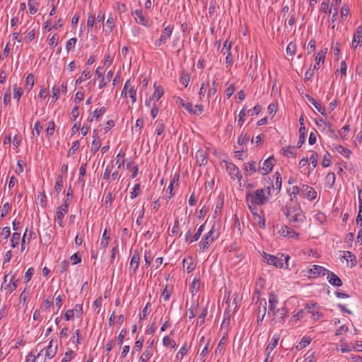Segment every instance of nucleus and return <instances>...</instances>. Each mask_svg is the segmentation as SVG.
Wrapping results in <instances>:
<instances>
[{
  "label": "nucleus",
  "mask_w": 362,
  "mask_h": 362,
  "mask_svg": "<svg viewBox=\"0 0 362 362\" xmlns=\"http://www.w3.org/2000/svg\"><path fill=\"white\" fill-rule=\"evenodd\" d=\"M329 270L319 265H313L309 269V277L315 278L317 276H325Z\"/></svg>",
  "instance_id": "8"
},
{
  "label": "nucleus",
  "mask_w": 362,
  "mask_h": 362,
  "mask_svg": "<svg viewBox=\"0 0 362 362\" xmlns=\"http://www.w3.org/2000/svg\"><path fill=\"white\" fill-rule=\"evenodd\" d=\"M128 94L132 99V103H135L136 102V90L132 85L128 90Z\"/></svg>",
  "instance_id": "58"
},
{
  "label": "nucleus",
  "mask_w": 362,
  "mask_h": 362,
  "mask_svg": "<svg viewBox=\"0 0 362 362\" xmlns=\"http://www.w3.org/2000/svg\"><path fill=\"white\" fill-rule=\"evenodd\" d=\"M109 240H110V237L108 235H107V230L105 229L103 234V236H102L100 245L103 248H106L109 245Z\"/></svg>",
  "instance_id": "53"
},
{
  "label": "nucleus",
  "mask_w": 362,
  "mask_h": 362,
  "mask_svg": "<svg viewBox=\"0 0 362 362\" xmlns=\"http://www.w3.org/2000/svg\"><path fill=\"white\" fill-rule=\"evenodd\" d=\"M140 193V184L137 183L134 185L132 192L130 193L132 199H135Z\"/></svg>",
  "instance_id": "63"
},
{
  "label": "nucleus",
  "mask_w": 362,
  "mask_h": 362,
  "mask_svg": "<svg viewBox=\"0 0 362 362\" xmlns=\"http://www.w3.org/2000/svg\"><path fill=\"white\" fill-rule=\"evenodd\" d=\"M264 260L269 265H273L276 268H284V265L286 268L288 267V261L290 259L288 255L284 253H279L277 255H272L264 252L262 255Z\"/></svg>",
  "instance_id": "2"
},
{
  "label": "nucleus",
  "mask_w": 362,
  "mask_h": 362,
  "mask_svg": "<svg viewBox=\"0 0 362 362\" xmlns=\"http://www.w3.org/2000/svg\"><path fill=\"white\" fill-rule=\"evenodd\" d=\"M101 146L100 141L99 139H94L92 141L90 151L95 154L100 149Z\"/></svg>",
  "instance_id": "50"
},
{
  "label": "nucleus",
  "mask_w": 362,
  "mask_h": 362,
  "mask_svg": "<svg viewBox=\"0 0 362 362\" xmlns=\"http://www.w3.org/2000/svg\"><path fill=\"white\" fill-rule=\"evenodd\" d=\"M134 13L136 16L135 19L137 23L146 27L149 26V20L143 15L141 9H136Z\"/></svg>",
  "instance_id": "18"
},
{
  "label": "nucleus",
  "mask_w": 362,
  "mask_h": 362,
  "mask_svg": "<svg viewBox=\"0 0 362 362\" xmlns=\"http://www.w3.org/2000/svg\"><path fill=\"white\" fill-rule=\"evenodd\" d=\"M156 125V133L158 136L161 135L165 131V124L163 120H157L155 123Z\"/></svg>",
  "instance_id": "34"
},
{
  "label": "nucleus",
  "mask_w": 362,
  "mask_h": 362,
  "mask_svg": "<svg viewBox=\"0 0 362 362\" xmlns=\"http://www.w3.org/2000/svg\"><path fill=\"white\" fill-rule=\"evenodd\" d=\"M105 112V107H102L99 109H96L93 112V115L92 116V118L90 119V122L93 120V119H98L101 115H103Z\"/></svg>",
  "instance_id": "49"
},
{
  "label": "nucleus",
  "mask_w": 362,
  "mask_h": 362,
  "mask_svg": "<svg viewBox=\"0 0 362 362\" xmlns=\"http://www.w3.org/2000/svg\"><path fill=\"white\" fill-rule=\"evenodd\" d=\"M164 91L160 86H157L156 83L154 84V93L152 95L153 98L158 101L163 95Z\"/></svg>",
  "instance_id": "30"
},
{
  "label": "nucleus",
  "mask_w": 362,
  "mask_h": 362,
  "mask_svg": "<svg viewBox=\"0 0 362 362\" xmlns=\"http://www.w3.org/2000/svg\"><path fill=\"white\" fill-rule=\"evenodd\" d=\"M63 187V178L62 175H58L57 177L56 183L54 185V189L57 194L60 192Z\"/></svg>",
  "instance_id": "43"
},
{
  "label": "nucleus",
  "mask_w": 362,
  "mask_h": 362,
  "mask_svg": "<svg viewBox=\"0 0 362 362\" xmlns=\"http://www.w3.org/2000/svg\"><path fill=\"white\" fill-rule=\"evenodd\" d=\"M20 239H21V233H17V232L13 233L12 234V237L11 239V247L13 248L17 247L19 244Z\"/></svg>",
  "instance_id": "38"
},
{
  "label": "nucleus",
  "mask_w": 362,
  "mask_h": 362,
  "mask_svg": "<svg viewBox=\"0 0 362 362\" xmlns=\"http://www.w3.org/2000/svg\"><path fill=\"white\" fill-rule=\"evenodd\" d=\"M278 303L279 300L277 296L273 293H271L269 296V316H272V315L274 314V312L277 310L276 306Z\"/></svg>",
  "instance_id": "16"
},
{
  "label": "nucleus",
  "mask_w": 362,
  "mask_h": 362,
  "mask_svg": "<svg viewBox=\"0 0 362 362\" xmlns=\"http://www.w3.org/2000/svg\"><path fill=\"white\" fill-rule=\"evenodd\" d=\"M327 52V49L325 48V49H322L321 51H320L317 54V55L315 57V64L314 65V69H319L320 68V63H322V64L324 63Z\"/></svg>",
  "instance_id": "25"
},
{
  "label": "nucleus",
  "mask_w": 362,
  "mask_h": 362,
  "mask_svg": "<svg viewBox=\"0 0 362 362\" xmlns=\"http://www.w3.org/2000/svg\"><path fill=\"white\" fill-rule=\"evenodd\" d=\"M153 343V341L151 342V344L146 348L145 351L141 354L139 362H148V361L152 356V355H153V352H152Z\"/></svg>",
  "instance_id": "26"
},
{
  "label": "nucleus",
  "mask_w": 362,
  "mask_h": 362,
  "mask_svg": "<svg viewBox=\"0 0 362 362\" xmlns=\"http://www.w3.org/2000/svg\"><path fill=\"white\" fill-rule=\"evenodd\" d=\"M256 165H257V163L254 160H252L247 163H245V165H244L245 173L247 175H250L253 173L259 171V167L257 168Z\"/></svg>",
  "instance_id": "24"
},
{
  "label": "nucleus",
  "mask_w": 362,
  "mask_h": 362,
  "mask_svg": "<svg viewBox=\"0 0 362 362\" xmlns=\"http://www.w3.org/2000/svg\"><path fill=\"white\" fill-rule=\"evenodd\" d=\"M55 124L53 121H50L47 124V128L46 129L47 135L48 136H52L54 132Z\"/></svg>",
  "instance_id": "56"
},
{
  "label": "nucleus",
  "mask_w": 362,
  "mask_h": 362,
  "mask_svg": "<svg viewBox=\"0 0 362 362\" xmlns=\"http://www.w3.org/2000/svg\"><path fill=\"white\" fill-rule=\"evenodd\" d=\"M76 37H72L67 41L66 44V49L68 52L76 46Z\"/></svg>",
  "instance_id": "59"
},
{
  "label": "nucleus",
  "mask_w": 362,
  "mask_h": 362,
  "mask_svg": "<svg viewBox=\"0 0 362 362\" xmlns=\"http://www.w3.org/2000/svg\"><path fill=\"white\" fill-rule=\"evenodd\" d=\"M267 303L265 298H261L258 300L257 307V321H262L267 313Z\"/></svg>",
  "instance_id": "5"
},
{
  "label": "nucleus",
  "mask_w": 362,
  "mask_h": 362,
  "mask_svg": "<svg viewBox=\"0 0 362 362\" xmlns=\"http://www.w3.org/2000/svg\"><path fill=\"white\" fill-rule=\"evenodd\" d=\"M289 222L302 223L305 220V213L301 210H297V212L294 213L290 218H288Z\"/></svg>",
  "instance_id": "20"
},
{
  "label": "nucleus",
  "mask_w": 362,
  "mask_h": 362,
  "mask_svg": "<svg viewBox=\"0 0 362 362\" xmlns=\"http://www.w3.org/2000/svg\"><path fill=\"white\" fill-rule=\"evenodd\" d=\"M278 233L283 237L296 238H298L299 234L295 232L291 228L287 226H282Z\"/></svg>",
  "instance_id": "14"
},
{
  "label": "nucleus",
  "mask_w": 362,
  "mask_h": 362,
  "mask_svg": "<svg viewBox=\"0 0 362 362\" xmlns=\"http://www.w3.org/2000/svg\"><path fill=\"white\" fill-rule=\"evenodd\" d=\"M291 196V201H293V199L296 197L297 194L301 193V187L298 186H293L288 191Z\"/></svg>",
  "instance_id": "45"
},
{
  "label": "nucleus",
  "mask_w": 362,
  "mask_h": 362,
  "mask_svg": "<svg viewBox=\"0 0 362 362\" xmlns=\"http://www.w3.org/2000/svg\"><path fill=\"white\" fill-rule=\"evenodd\" d=\"M316 307L317 303H307L304 308V310H305L308 313H310L312 315V318L315 320L322 317V314L315 310Z\"/></svg>",
  "instance_id": "12"
},
{
  "label": "nucleus",
  "mask_w": 362,
  "mask_h": 362,
  "mask_svg": "<svg viewBox=\"0 0 362 362\" xmlns=\"http://www.w3.org/2000/svg\"><path fill=\"white\" fill-rule=\"evenodd\" d=\"M299 209H300V207L286 205V206L282 208L281 211L288 218H290L292 215H293L294 213L297 212V210Z\"/></svg>",
  "instance_id": "27"
},
{
  "label": "nucleus",
  "mask_w": 362,
  "mask_h": 362,
  "mask_svg": "<svg viewBox=\"0 0 362 362\" xmlns=\"http://www.w3.org/2000/svg\"><path fill=\"white\" fill-rule=\"evenodd\" d=\"M301 194L303 196V197L310 200H313L317 197V192L314 188L304 184H303L301 186Z\"/></svg>",
  "instance_id": "6"
},
{
  "label": "nucleus",
  "mask_w": 362,
  "mask_h": 362,
  "mask_svg": "<svg viewBox=\"0 0 362 362\" xmlns=\"http://www.w3.org/2000/svg\"><path fill=\"white\" fill-rule=\"evenodd\" d=\"M95 22V16L94 14L88 13L87 20V30L90 32L94 26Z\"/></svg>",
  "instance_id": "36"
},
{
  "label": "nucleus",
  "mask_w": 362,
  "mask_h": 362,
  "mask_svg": "<svg viewBox=\"0 0 362 362\" xmlns=\"http://www.w3.org/2000/svg\"><path fill=\"white\" fill-rule=\"evenodd\" d=\"M273 160V156L269 157L264 161L262 167H259V171H260L262 175H267L272 170L274 166Z\"/></svg>",
  "instance_id": "15"
},
{
  "label": "nucleus",
  "mask_w": 362,
  "mask_h": 362,
  "mask_svg": "<svg viewBox=\"0 0 362 362\" xmlns=\"http://www.w3.org/2000/svg\"><path fill=\"white\" fill-rule=\"evenodd\" d=\"M299 140L297 143V148H300L304 144L305 139V127H300L299 129Z\"/></svg>",
  "instance_id": "31"
},
{
  "label": "nucleus",
  "mask_w": 362,
  "mask_h": 362,
  "mask_svg": "<svg viewBox=\"0 0 362 362\" xmlns=\"http://www.w3.org/2000/svg\"><path fill=\"white\" fill-rule=\"evenodd\" d=\"M18 280H15V275L11 276L8 279V274L4 277V281L1 286V291L4 292L6 295H10L17 288Z\"/></svg>",
  "instance_id": "3"
},
{
  "label": "nucleus",
  "mask_w": 362,
  "mask_h": 362,
  "mask_svg": "<svg viewBox=\"0 0 362 362\" xmlns=\"http://www.w3.org/2000/svg\"><path fill=\"white\" fill-rule=\"evenodd\" d=\"M183 267L188 273L192 272L194 269L192 257H187L183 259Z\"/></svg>",
  "instance_id": "28"
},
{
  "label": "nucleus",
  "mask_w": 362,
  "mask_h": 362,
  "mask_svg": "<svg viewBox=\"0 0 362 362\" xmlns=\"http://www.w3.org/2000/svg\"><path fill=\"white\" fill-rule=\"evenodd\" d=\"M281 174L279 172H276L269 186H270L271 188L272 187L274 190H276L278 193L281 188Z\"/></svg>",
  "instance_id": "17"
},
{
  "label": "nucleus",
  "mask_w": 362,
  "mask_h": 362,
  "mask_svg": "<svg viewBox=\"0 0 362 362\" xmlns=\"http://www.w3.org/2000/svg\"><path fill=\"white\" fill-rule=\"evenodd\" d=\"M177 103H179V104L189 112L192 111V103L185 101L180 97L177 98Z\"/></svg>",
  "instance_id": "46"
},
{
  "label": "nucleus",
  "mask_w": 362,
  "mask_h": 362,
  "mask_svg": "<svg viewBox=\"0 0 362 362\" xmlns=\"http://www.w3.org/2000/svg\"><path fill=\"white\" fill-rule=\"evenodd\" d=\"M271 195V187L267 186L264 189H258L254 192H250L246 195V202L253 206H262L267 204Z\"/></svg>",
  "instance_id": "1"
},
{
  "label": "nucleus",
  "mask_w": 362,
  "mask_h": 362,
  "mask_svg": "<svg viewBox=\"0 0 362 362\" xmlns=\"http://www.w3.org/2000/svg\"><path fill=\"white\" fill-rule=\"evenodd\" d=\"M288 315V310L286 307L278 308L274 314L272 315L274 318H276L279 322H283Z\"/></svg>",
  "instance_id": "22"
},
{
  "label": "nucleus",
  "mask_w": 362,
  "mask_h": 362,
  "mask_svg": "<svg viewBox=\"0 0 362 362\" xmlns=\"http://www.w3.org/2000/svg\"><path fill=\"white\" fill-rule=\"evenodd\" d=\"M331 165V155L329 152H326V153L323 156V159L322 161V165L325 168L328 167Z\"/></svg>",
  "instance_id": "51"
},
{
  "label": "nucleus",
  "mask_w": 362,
  "mask_h": 362,
  "mask_svg": "<svg viewBox=\"0 0 362 362\" xmlns=\"http://www.w3.org/2000/svg\"><path fill=\"white\" fill-rule=\"evenodd\" d=\"M359 211L356 217V223L362 226V189H358Z\"/></svg>",
  "instance_id": "29"
},
{
  "label": "nucleus",
  "mask_w": 362,
  "mask_h": 362,
  "mask_svg": "<svg viewBox=\"0 0 362 362\" xmlns=\"http://www.w3.org/2000/svg\"><path fill=\"white\" fill-rule=\"evenodd\" d=\"M226 169L230 174L233 180H238L239 181L242 179V175L240 173L239 168L233 163H228L226 164Z\"/></svg>",
  "instance_id": "7"
},
{
  "label": "nucleus",
  "mask_w": 362,
  "mask_h": 362,
  "mask_svg": "<svg viewBox=\"0 0 362 362\" xmlns=\"http://www.w3.org/2000/svg\"><path fill=\"white\" fill-rule=\"evenodd\" d=\"M114 165L112 164V162H111L110 164L107 165V167L105 169V172L103 175V180H108L110 177Z\"/></svg>",
  "instance_id": "40"
},
{
  "label": "nucleus",
  "mask_w": 362,
  "mask_h": 362,
  "mask_svg": "<svg viewBox=\"0 0 362 362\" xmlns=\"http://www.w3.org/2000/svg\"><path fill=\"white\" fill-rule=\"evenodd\" d=\"M140 262V256L137 251H134L131 261H130V265H129V272L131 273V275H134L136 274V272L139 267Z\"/></svg>",
  "instance_id": "10"
},
{
  "label": "nucleus",
  "mask_w": 362,
  "mask_h": 362,
  "mask_svg": "<svg viewBox=\"0 0 362 362\" xmlns=\"http://www.w3.org/2000/svg\"><path fill=\"white\" fill-rule=\"evenodd\" d=\"M295 148L293 146H289L286 148L284 149V155L288 158H292L295 156L294 153Z\"/></svg>",
  "instance_id": "60"
},
{
  "label": "nucleus",
  "mask_w": 362,
  "mask_h": 362,
  "mask_svg": "<svg viewBox=\"0 0 362 362\" xmlns=\"http://www.w3.org/2000/svg\"><path fill=\"white\" fill-rule=\"evenodd\" d=\"M44 355V349H42L40 353L32 359V362H45L46 357Z\"/></svg>",
  "instance_id": "52"
},
{
  "label": "nucleus",
  "mask_w": 362,
  "mask_h": 362,
  "mask_svg": "<svg viewBox=\"0 0 362 362\" xmlns=\"http://www.w3.org/2000/svg\"><path fill=\"white\" fill-rule=\"evenodd\" d=\"M66 208V204H62L61 206H58L56 210L54 219L57 221V223L60 227H63V218L68 212Z\"/></svg>",
  "instance_id": "9"
},
{
  "label": "nucleus",
  "mask_w": 362,
  "mask_h": 362,
  "mask_svg": "<svg viewBox=\"0 0 362 362\" xmlns=\"http://www.w3.org/2000/svg\"><path fill=\"white\" fill-rule=\"evenodd\" d=\"M279 334H274L272 338L270 343L267 345L265 351L267 352V358H269L272 351L276 348L279 340Z\"/></svg>",
  "instance_id": "19"
},
{
  "label": "nucleus",
  "mask_w": 362,
  "mask_h": 362,
  "mask_svg": "<svg viewBox=\"0 0 362 362\" xmlns=\"http://www.w3.org/2000/svg\"><path fill=\"white\" fill-rule=\"evenodd\" d=\"M204 112V107L201 105H196L193 106L192 105V111H190V114L192 115H201Z\"/></svg>",
  "instance_id": "48"
},
{
  "label": "nucleus",
  "mask_w": 362,
  "mask_h": 362,
  "mask_svg": "<svg viewBox=\"0 0 362 362\" xmlns=\"http://www.w3.org/2000/svg\"><path fill=\"white\" fill-rule=\"evenodd\" d=\"M336 150L339 153L343 155L344 157H346L347 158H349V156L351 153V151L349 149H348L341 145L336 146Z\"/></svg>",
  "instance_id": "35"
},
{
  "label": "nucleus",
  "mask_w": 362,
  "mask_h": 362,
  "mask_svg": "<svg viewBox=\"0 0 362 362\" xmlns=\"http://www.w3.org/2000/svg\"><path fill=\"white\" fill-rule=\"evenodd\" d=\"M312 341V339L310 337H304L301 339L298 344L296 346L298 349H303L308 346Z\"/></svg>",
  "instance_id": "32"
},
{
  "label": "nucleus",
  "mask_w": 362,
  "mask_h": 362,
  "mask_svg": "<svg viewBox=\"0 0 362 362\" xmlns=\"http://www.w3.org/2000/svg\"><path fill=\"white\" fill-rule=\"evenodd\" d=\"M344 255L342 256L346 260L347 266L353 267L356 264V258L354 254L350 251H344Z\"/></svg>",
  "instance_id": "23"
},
{
  "label": "nucleus",
  "mask_w": 362,
  "mask_h": 362,
  "mask_svg": "<svg viewBox=\"0 0 362 362\" xmlns=\"http://www.w3.org/2000/svg\"><path fill=\"white\" fill-rule=\"evenodd\" d=\"M350 131V126L349 125H345L339 131V135L341 138V139L345 140L346 138V136L348 133Z\"/></svg>",
  "instance_id": "55"
},
{
  "label": "nucleus",
  "mask_w": 362,
  "mask_h": 362,
  "mask_svg": "<svg viewBox=\"0 0 362 362\" xmlns=\"http://www.w3.org/2000/svg\"><path fill=\"white\" fill-rule=\"evenodd\" d=\"M79 146H80L79 141L77 140V141H74L71 147L69 150V152H68L69 156L75 154L76 151L78 149Z\"/></svg>",
  "instance_id": "61"
},
{
  "label": "nucleus",
  "mask_w": 362,
  "mask_h": 362,
  "mask_svg": "<svg viewBox=\"0 0 362 362\" xmlns=\"http://www.w3.org/2000/svg\"><path fill=\"white\" fill-rule=\"evenodd\" d=\"M199 308L198 303H193L192 306L188 309L187 314L189 315V318H194L197 314V310Z\"/></svg>",
  "instance_id": "41"
},
{
  "label": "nucleus",
  "mask_w": 362,
  "mask_h": 362,
  "mask_svg": "<svg viewBox=\"0 0 362 362\" xmlns=\"http://www.w3.org/2000/svg\"><path fill=\"white\" fill-rule=\"evenodd\" d=\"M335 174L334 173H329L326 175V182L329 185L330 187H332L335 182Z\"/></svg>",
  "instance_id": "54"
},
{
  "label": "nucleus",
  "mask_w": 362,
  "mask_h": 362,
  "mask_svg": "<svg viewBox=\"0 0 362 362\" xmlns=\"http://www.w3.org/2000/svg\"><path fill=\"white\" fill-rule=\"evenodd\" d=\"M163 344L165 346H172L173 348H174L176 346L175 341L174 340L170 339L168 336H165L163 337Z\"/></svg>",
  "instance_id": "62"
},
{
  "label": "nucleus",
  "mask_w": 362,
  "mask_h": 362,
  "mask_svg": "<svg viewBox=\"0 0 362 362\" xmlns=\"http://www.w3.org/2000/svg\"><path fill=\"white\" fill-rule=\"evenodd\" d=\"M28 5L29 11H30V14H35L37 13V9H38L37 8V6H38L37 3H36L34 0H28Z\"/></svg>",
  "instance_id": "44"
},
{
  "label": "nucleus",
  "mask_w": 362,
  "mask_h": 362,
  "mask_svg": "<svg viewBox=\"0 0 362 362\" xmlns=\"http://www.w3.org/2000/svg\"><path fill=\"white\" fill-rule=\"evenodd\" d=\"M214 227L213 226L211 228V230L207 233V234L203 238L202 241L199 243L200 248L202 250L209 247V245L214 241L215 238L214 236Z\"/></svg>",
  "instance_id": "4"
},
{
  "label": "nucleus",
  "mask_w": 362,
  "mask_h": 362,
  "mask_svg": "<svg viewBox=\"0 0 362 362\" xmlns=\"http://www.w3.org/2000/svg\"><path fill=\"white\" fill-rule=\"evenodd\" d=\"M35 84V77L32 74H29L26 78V86H30L28 90H31Z\"/></svg>",
  "instance_id": "57"
},
{
  "label": "nucleus",
  "mask_w": 362,
  "mask_h": 362,
  "mask_svg": "<svg viewBox=\"0 0 362 362\" xmlns=\"http://www.w3.org/2000/svg\"><path fill=\"white\" fill-rule=\"evenodd\" d=\"M90 77V71L88 69L83 71L81 76L76 79V83L81 84L83 81Z\"/></svg>",
  "instance_id": "42"
},
{
  "label": "nucleus",
  "mask_w": 362,
  "mask_h": 362,
  "mask_svg": "<svg viewBox=\"0 0 362 362\" xmlns=\"http://www.w3.org/2000/svg\"><path fill=\"white\" fill-rule=\"evenodd\" d=\"M173 26L168 25H167L164 30L163 31V33L161 34L162 38H163L165 41H167L168 39H169L171 37V35L173 33Z\"/></svg>",
  "instance_id": "33"
},
{
  "label": "nucleus",
  "mask_w": 362,
  "mask_h": 362,
  "mask_svg": "<svg viewBox=\"0 0 362 362\" xmlns=\"http://www.w3.org/2000/svg\"><path fill=\"white\" fill-rule=\"evenodd\" d=\"M327 275V278L329 284L334 286H341L342 285V281L339 279V277L336 275L332 272L328 271Z\"/></svg>",
  "instance_id": "21"
},
{
  "label": "nucleus",
  "mask_w": 362,
  "mask_h": 362,
  "mask_svg": "<svg viewBox=\"0 0 362 362\" xmlns=\"http://www.w3.org/2000/svg\"><path fill=\"white\" fill-rule=\"evenodd\" d=\"M358 46H362V26L357 27L353 37L352 47L357 48Z\"/></svg>",
  "instance_id": "13"
},
{
  "label": "nucleus",
  "mask_w": 362,
  "mask_h": 362,
  "mask_svg": "<svg viewBox=\"0 0 362 362\" xmlns=\"http://www.w3.org/2000/svg\"><path fill=\"white\" fill-rule=\"evenodd\" d=\"M196 158L199 165H205L207 163V160L202 151H198L196 153Z\"/></svg>",
  "instance_id": "39"
},
{
  "label": "nucleus",
  "mask_w": 362,
  "mask_h": 362,
  "mask_svg": "<svg viewBox=\"0 0 362 362\" xmlns=\"http://www.w3.org/2000/svg\"><path fill=\"white\" fill-rule=\"evenodd\" d=\"M57 341L51 340L48 346L44 349L45 357L52 358L57 354Z\"/></svg>",
  "instance_id": "11"
},
{
  "label": "nucleus",
  "mask_w": 362,
  "mask_h": 362,
  "mask_svg": "<svg viewBox=\"0 0 362 362\" xmlns=\"http://www.w3.org/2000/svg\"><path fill=\"white\" fill-rule=\"evenodd\" d=\"M315 124L316 126L317 127L318 129H321V127H322V124L325 125V126H327L329 129V131L332 134H333L334 132L333 129H332L331 128V125L329 124H327V122H325L323 119L322 118H316L315 119Z\"/></svg>",
  "instance_id": "47"
},
{
  "label": "nucleus",
  "mask_w": 362,
  "mask_h": 362,
  "mask_svg": "<svg viewBox=\"0 0 362 362\" xmlns=\"http://www.w3.org/2000/svg\"><path fill=\"white\" fill-rule=\"evenodd\" d=\"M35 37V31L34 29H32L31 30L28 32L27 35L25 37V41L26 43H30L31 41H33Z\"/></svg>",
  "instance_id": "64"
},
{
  "label": "nucleus",
  "mask_w": 362,
  "mask_h": 362,
  "mask_svg": "<svg viewBox=\"0 0 362 362\" xmlns=\"http://www.w3.org/2000/svg\"><path fill=\"white\" fill-rule=\"evenodd\" d=\"M207 308H204L201 312V313L199 315V317L197 318V325H202L204 323V321H205V317L207 315Z\"/></svg>",
  "instance_id": "37"
}]
</instances>
